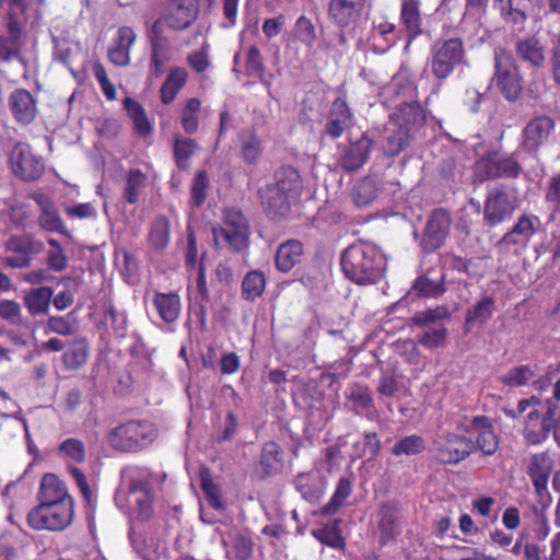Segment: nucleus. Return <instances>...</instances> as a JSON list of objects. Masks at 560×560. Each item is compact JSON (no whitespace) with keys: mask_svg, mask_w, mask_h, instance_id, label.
Instances as JSON below:
<instances>
[{"mask_svg":"<svg viewBox=\"0 0 560 560\" xmlns=\"http://www.w3.org/2000/svg\"><path fill=\"white\" fill-rule=\"evenodd\" d=\"M540 399L536 396L523 398L517 402L516 408H503V413L512 419H518L529 408V412L524 419L522 435L527 445H540L548 440L552 430L560 427V406L548 399L542 412H539L537 406Z\"/></svg>","mask_w":560,"mask_h":560,"instance_id":"1","label":"nucleus"},{"mask_svg":"<svg viewBox=\"0 0 560 560\" xmlns=\"http://www.w3.org/2000/svg\"><path fill=\"white\" fill-rule=\"evenodd\" d=\"M341 270L357 284H371L382 277L385 261L380 249L366 242H355L341 254Z\"/></svg>","mask_w":560,"mask_h":560,"instance_id":"2","label":"nucleus"},{"mask_svg":"<svg viewBox=\"0 0 560 560\" xmlns=\"http://www.w3.org/2000/svg\"><path fill=\"white\" fill-rule=\"evenodd\" d=\"M153 501L150 474L139 467L132 469L128 476L127 489L119 490L115 495V502L120 510L142 521L153 515Z\"/></svg>","mask_w":560,"mask_h":560,"instance_id":"3","label":"nucleus"},{"mask_svg":"<svg viewBox=\"0 0 560 560\" xmlns=\"http://www.w3.org/2000/svg\"><path fill=\"white\" fill-rule=\"evenodd\" d=\"M158 434V428L153 422L132 419L113 428L106 440L114 451L132 454L148 448L156 440Z\"/></svg>","mask_w":560,"mask_h":560,"instance_id":"4","label":"nucleus"},{"mask_svg":"<svg viewBox=\"0 0 560 560\" xmlns=\"http://www.w3.org/2000/svg\"><path fill=\"white\" fill-rule=\"evenodd\" d=\"M465 63L466 49L460 37L440 38L431 46L428 67L439 86Z\"/></svg>","mask_w":560,"mask_h":560,"instance_id":"5","label":"nucleus"},{"mask_svg":"<svg viewBox=\"0 0 560 560\" xmlns=\"http://www.w3.org/2000/svg\"><path fill=\"white\" fill-rule=\"evenodd\" d=\"M520 149L506 152L499 147L487 150L476 161V175L480 182L493 179H517L523 173Z\"/></svg>","mask_w":560,"mask_h":560,"instance_id":"6","label":"nucleus"},{"mask_svg":"<svg viewBox=\"0 0 560 560\" xmlns=\"http://www.w3.org/2000/svg\"><path fill=\"white\" fill-rule=\"evenodd\" d=\"M212 234L215 246L224 242L234 253H242L249 247V221L238 209L224 210L222 224L213 226Z\"/></svg>","mask_w":560,"mask_h":560,"instance_id":"7","label":"nucleus"},{"mask_svg":"<svg viewBox=\"0 0 560 560\" xmlns=\"http://www.w3.org/2000/svg\"><path fill=\"white\" fill-rule=\"evenodd\" d=\"M74 501L37 504L27 514V524L35 530L60 532L71 525Z\"/></svg>","mask_w":560,"mask_h":560,"instance_id":"8","label":"nucleus"},{"mask_svg":"<svg viewBox=\"0 0 560 560\" xmlns=\"http://www.w3.org/2000/svg\"><path fill=\"white\" fill-rule=\"evenodd\" d=\"M200 13L199 0H167L161 15L152 25L180 33L195 24Z\"/></svg>","mask_w":560,"mask_h":560,"instance_id":"9","label":"nucleus"},{"mask_svg":"<svg viewBox=\"0 0 560 560\" xmlns=\"http://www.w3.org/2000/svg\"><path fill=\"white\" fill-rule=\"evenodd\" d=\"M517 207V198L513 196L505 185H498L489 189L483 201V223L488 228H495L509 221Z\"/></svg>","mask_w":560,"mask_h":560,"instance_id":"10","label":"nucleus"},{"mask_svg":"<svg viewBox=\"0 0 560 560\" xmlns=\"http://www.w3.org/2000/svg\"><path fill=\"white\" fill-rule=\"evenodd\" d=\"M431 453L440 464L457 465L474 453L472 440L463 434L446 432L433 440Z\"/></svg>","mask_w":560,"mask_h":560,"instance_id":"11","label":"nucleus"},{"mask_svg":"<svg viewBox=\"0 0 560 560\" xmlns=\"http://www.w3.org/2000/svg\"><path fill=\"white\" fill-rule=\"evenodd\" d=\"M7 267L23 269L31 266L34 256L44 249V243L31 233L13 234L3 244Z\"/></svg>","mask_w":560,"mask_h":560,"instance_id":"12","label":"nucleus"},{"mask_svg":"<svg viewBox=\"0 0 560 560\" xmlns=\"http://www.w3.org/2000/svg\"><path fill=\"white\" fill-rule=\"evenodd\" d=\"M497 88L509 102L516 101L523 92V78L514 58L505 50L495 52Z\"/></svg>","mask_w":560,"mask_h":560,"instance_id":"13","label":"nucleus"},{"mask_svg":"<svg viewBox=\"0 0 560 560\" xmlns=\"http://www.w3.org/2000/svg\"><path fill=\"white\" fill-rule=\"evenodd\" d=\"M553 469V460L548 451L532 454L526 467V474L529 477L537 503L542 510L550 506L552 502L548 490V482Z\"/></svg>","mask_w":560,"mask_h":560,"instance_id":"14","label":"nucleus"},{"mask_svg":"<svg viewBox=\"0 0 560 560\" xmlns=\"http://www.w3.org/2000/svg\"><path fill=\"white\" fill-rule=\"evenodd\" d=\"M555 127V120L550 116H535L522 129L518 149L527 154L537 155L553 133Z\"/></svg>","mask_w":560,"mask_h":560,"instance_id":"15","label":"nucleus"},{"mask_svg":"<svg viewBox=\"0 0 560 560\" xmlns=\"http://www.w3.org/2000/svg\"><path fill=\"white\" fill-rule=\"evenodd\" d=\"M150 44L149 71L152 78H160L173 58L172 40L166 31L151 24L147 32Z\"/></svg>","mask_w":560,"mask_h":560,"instance_id":"16","label":"nucleus"},{"mask_svg":"<svg viewBox=\"0 0 560 560\" xmlns=\"http://www.w3.org/2000/svg\"><path fill=\"white\" fill-rule=\"evenodd\" d=\"M540 225V219L535 214L523 213L513 226L499 240L498 246L513 249L515 253L525 250Z\"/></svg>","mask_w":560,"mask_h":560,"instance_id":"17","label":"nucleus"},{"mask_svg":"<svg viewBox=\"0 0 560 560\" xmlns=\"http://www.w3.org/2000/svg\"><path fill=\"white\" fill-rule=\"evenodd\" d=\"M451 223L447 210L438 208L431 212L420 241V247L425 254L434 253L444 245L450 234Z\"/></svg>","mask_w":560,"mask_h":560,"instance_id":"18","label":"nucleus"},{"mask_svg":"<svg viewBox=\"0 0 560 560\" xmlns=\"http://www.w3.org/2000/svg\"><path fill=\"white\" fill-rule=\"evenodd\" d=\"M369 7V0H329L327 16L334 26L346 30L359 24Z\"/></svg>","mask_w":560,"mask_h":560,"instance_id":"19","label":"nucleus"},{"mask_svg":"<svg viewBox=\"0 0 560 560\" xmlns=\"http://www.w3.org/2000/svg\"><path fill=\"white\" fill-rule=\"evenodd\" d=\"M10 162L14 175L24 182L39 179L45 171L43 160L36 156L26 143L19 142L14 145Z\"/></svg>","mask_w":560,"mask_h":560,"instance_id":"20","label":"nucleus"},{"mask_svg":"<svg viewBox=\"0 0 560 560\" xmlns=\"http://www.w3.org/2000/svg\"><path fill=\"white\" fill-rule=\"evenodd\" d=\"M283 466L284 453L282 447L275 441H267L262 444L259 458L254 465V478L258 481H265L280 474Z\"/></svg>","mask_w":560,"mask_h":560,"instance_id":"21","label":"nucleus"},{"mask_svg":"<svg viewBox=\"0 0 560 560\" xmlns=\"http://www.w3.org/2000/svg\"><path fill=\"white\" fill-rule=\"evenodd\" d=\"M466 432L477 434L476 441H472L474 453L479 450L485 456H492L498 451L499 438L489 417L475 416Z\"/></svg>","mask_w":560,"mask_h":560,"instance_id":"22","label":"nucleus"},{"mask_svg":"<svg viewBox=\"0 0 560 560\" xmlns=\"http://www.w3.org/2000/svg\"><path fill=\"white\" fill-rule=\"evenodd\" d=\"M354 116L347 101L337 97L328 110L325 133L332 140L339 139L353 125Z\"/></svg>","mask_w":560,"mask_h":560,"instance_id":"23","label":"nucleus"},{"mask_svg":"<svg viewBox=\"0 0 560 560\" xmlns=\"http://www.w3.org/2000/svg\"><path fill=\"white\" fill-rule=\"evenodd\" d=\"M373 140L363 133L357 141L351 142L339 158V164L346 172L361 168L370 159Z\"/></svg>","mask_w":560,"mask_h":560,"instance_id":"24","label":"nucleus"},{"mask_svg":"<svg viewBox=\"0 0 560 560\" xmlns=\"http://www.w3.org/2000/svg\"><path fill=\"white\" fill-rule=\"evenodd\" d=\"M9 108L21 125L32 124L37 116L36 100L26 89H16L10 94Z\"/></svg>","mask_w":560,"mask_h":560,"instance_id":"25","label":"nucleus"},{"mask_svg":"<svg viewBox=\"0 0 560 560\" xmlns=\"http://www.w3.org/2000/svg\"><path fill=\"white\" fill-rule=\"evenodd\" d=\"M137 39V34L130 26H120L112 46L108 48V59L118 67H126L130 63V51Z\"/></svg>","mask_w":560,"mask_h":560,"instance_id":"26","label":"nucleus"},{"mask_svg":"<svg viewBox=\"0 0 560 560\" xmlns=\"http://www.w3.org/2000/svg\"><path fill=\"white\" fill-rule=\"evenodd\" d=\"M260 205L268 217L279 219L291 210V198L270 184L259 188Z\"/></svg>","mask_w":560,"mask_h":560,"instance_id":"27","label":"nucleus"},{"mask_svg":"<svg viewBox=\"0 0 560 560\" xmlns=\"http://www.w3.org/2000/svg\"><path fill=\"white\" fill-rule=\"evenodd\" d=\"M37 500L38 504L74 501L69 493L67 485L57 475L51 472H47L42 477Z\"/></svg>","mask_w":560,"mask_h":560,"instance_id":"28","label":"nucleus"},{"mask_svg":"<svg viewBox=\"0 0 560 560\" xmlns=\"http://www.w3.org/2000/svg\"><path fill=\"white\" fill-rule=\"evenodd\" d=\"M380 544L386 545L396 539L400 534L398 524V508L395 502L387 501L382 503L378 511Z\"/></svg>","mask_w":560,"mask_h":560,"instance_id":"29","label":"nucleus"},{"mask_svg":"<svg viewBox=\"0 0 560 560\" xmlns=\"http://www.w3.org/2000/svg\"><path fill=\"white\" fill-rule=\"evenodd\" d=\"M304 256V244L295 238L281 243L275 256V267L280 272L287 273L301 262Z\"/></svg>","mask_w":560,"mask_h":560,"instance_id":"30","label":"nucleus"},{"mask_svg":"<svg viewBox=\"0 0 560 560\" xmlns=\"http://www.w3.org/2000/svg\"><path fill=\"white\" fill-rule=\"evenodd\" d=\"M411 135L408 127L394 125L384 129L381 149L384 155L394 158L409 145Z\"/></svg>","mask_w":560,"mask_h":560,"instance_id":"31","label":"nucleus"},{"mask_svg":"<svg viewBox=\"0 0 560 560\" xmlns=\"http://www.w3.org/2000/svg\"><path fill=\"white\" fill-rule=\"evenodd\" d=\"M152 304L161 320L165 324L175 323L182 312L180 296L176 292L156 291L152 298Z\"/></svg>","mask_w":560,"mask_h":560,"instance_id":"32","label":"nucleus"},{"mask_svg":"<svg viewBox=\"0 0 560 560\" xmlns=\"http://www.w3.org/2000/svg\"><path fill=\"white\" fill-rule=\"evenodd\" d=\"M36 201L40 209L38 217V224L40 229L47 232H57L68 236L69 231L51 200L48 197L40 195Z\"/></svg>","mask_w":560,"mask_h":560,"instance_id":"33","label":"nucleus"},{"mask_svg":"<svg viewBox=\"0 0 560 560\" xmlns=\"http://www.w3.org/2000/svg\"><path fill=\"white\" fill-rule=\"evenodd\" d=\"M419 7V0H402L400 21L404 24L408 36L405 50H408L412 40H415L422 33V21Z\"/></svg>","mask_w":560,"mask_h":560,"instance_id":"34","label":"nucleus"},{"mask_svg":"<svg viewBox=\"0 0 560 560\" xmlns=\"http://www.w3.org/2000/svg\"><path fill=\"white\" fill-rule=\"evenodd\" d=\"M122 106L132 122L133 132L143 139L150 137L153 132V125L144 107L138 101L129 96L124 98Z\"/></svg>","mask_w":560,"mask_h":560,"instance_id":"35","label":"nucleus"},{"mask_svg":"<svg viewBox=\"0 0 560 560\" xmlns=\"http://www.w3.org/2000/svg\"><path fill=\"white\" fill-rule=\"evenodd\" d=\"M90 354V346L86 338H74L67 346L61 355L65 370L75 371L86 364Z\"/></svg>","mask_w":560,"mask_h":560,"instance_id":"36","label":"nucleus"},{"mask_svg":"<svg viewBox=\"0 0 560 560\" xmlns=\"http://www.w3.org/2000/svg\"><path fill=\"white\" fill-rule=\"evenodd\" d=\"M275 183L270 184L277 187L279 191L285 194L291 199L300 197L302 190V178L300 173L290 165L281 166L275 172Z\"/></svg>","mask_w":560,"mask_h":560,"instance_id":"37","label":"nucleus"},{"mask_svg":"<svg viewBox=\"0 0 560 560\" xmlns=\"http://www.w3.org/2000/svg\"><path fill=\"white\" fill-rule=\"evenodd\" d=\"M52 296L54 289L43 285L27 291L23 302L30 315L42 316L48 313Z\"/></svg>","mask_w":560,"mask_h":560,"instance_id":"38","label":"nucleus"},{"mask_svg":"<svg viewBox=\"0 0 560 560\" xmlns=\"http://www.w3.org/2000/svg\"><path fill=\"white\" fill-rule=\"evenodd\" d=\"M148 185V175L140 168H130L125 173L122 199L128 205H137Z\"/></svg>","mask_w":560,"mask_h":560,"instance_id":"39","label":"nucleus"},{"mask_svg":"<svg viewBox=\"0 0 560 560\" xmlns=\"http://www.w3.org/2000/svg\"><path fill=\"white\" fill-rule=\"evenodd\" d=\"M188 71L183 67H173L170 69L165 81L160 89V98L162 104H171L186 85L188 81Z\"/></svg>","mask_w":560,"mask_h":560,"instance_id":"40","label":"nucleus"},{"mask_svg":"<svg viewBox=\"0 0 560 560\" xmlns=\"http://www.w3.org/2000/svg\"><path fill=\"white\" fill-rule=\"evenodd\" d=\"M240 153L243 162L247 165H254L260 159L264 147L261 139L253 129L243 130L238 135Z\"/></svg>","mask_w":560,"mask_h":560,"instance_id":"41","label":"nucleus"},{"mask_svg":"<svg viewBox=\"0 0 560 560\" xmlns=\"http://www.w3.org/2000/svg\"><path fill=\"white\" fill-rule=\"evenodd\" d=\"M495 312V298L486 294L469 307L465 315V325L474 326L488 323Z\"/></svg>","mask_w":560,"mask_h":560,"instance_id":"42","label":"nucleus"},{"mask_svg":"<svg viewBox=\"0 0 560 560\" xmlns=\"http://www.w3.org/2000/svg\"><path fill=\"white\" fill-rule=\"evenodd\" d=\"M199 149L197 141L190 137H184L179 133L173 138V159L175 165L180 171L189 168V160Z\"/></svg>","mask_w":560,"mask_h":560,"instance_id":"43","label":"nucleus"},{"mask_svg":"<svg viewBox=\"0 0 560 560\" xmlns=\"http://www.w3.org/2000/svg\"><path fill=\"white\" fill-rule=\"evenodd\" d=\"M341 520H334L322 527L312 530V535L323 545L332 549L345 551L346 539L342 536Z\"/></svg>","mask_w":560,"mask_h":560,"instance_id":"44","label":"nucleus"},{"mask_svg":"<svg viewBox=\"0 0 560 560\" xmlns=\"http://www.w3.org/2000/svg\"><path fill=\"white\" fill-rule=\"evenodd\" d=\"M517 56L534 67H540L545 62L544 47L538 38L529 36L516 42Z\"/></svg>","mask_w":560,"mask_h":560,"instance_id":"45","label":"nucleus"},{"mask_svg":"<svg viewBox=\"0 0 560 560\" xmlns=\"http://www.w3.org/2000/svg\"><path fill=\"white\" fill-rule=\"evenodd\" d=\"M353 480L354 477L352 475L341 476L339 478L330 500L322 508V513L324 515L336 514L339 511V509L346 503V501L352 493Z\"/></svg>","mask_w":560,"mask_h":560,"instance_id":"46","label":"nucleus"},{"mask_svg":"<svg viewBox=\"0 0 560 560\" xmlns=\"http://www.w3.org/2000/svg\"><path fill=\"white\" fill-rule=\"evenodd\" d=\"M201 106V100L198 97H190L185 101L179 114V122L185 133L195 135L199 130Z\"/></svg>","mask_w":560,"mask_h":560,"instance_id":"47","label":"nucleus"},{"mask_svg":"<svg viewBox=\"0 0 560 560\" xmlns=\"http://www.w3.org/2000/svg\"><path fill=\"white\" fill-rule=\"evenodd\" d=\"M171 223L165 215H158L151 223L148 241L155 250H163L170 244Z\"/></svg>","mask_w":560,"mask_h":560,"instance_id":"48","label":"nucleus"},{"mask_svg":"<svg viewBox=\"0 0 560 560\" xmlns=\"http://www.w3.org/2000/svg\"><path fill=\"white\" fill-rule=\"evenodd\" d=\"M397 118L399 124L397 126H406L409 128V133L412 128H419L425 124L427 117L424 110L419 102H410L401 104L397 109Z\"/></svg>","mask_w":560,"mask_h":560,"instance_id":"49","label":"nucleus"},{"mask_svg":"<svg viewBox=\"0 0 560 560\" xmlns=\"http://www.w3.org/2000/svg\"><path fill=\"white\" fill-rule=\"evenodd\" d=\"M266 290V276L261 270L248 271L241 285L242 298L254 302L260 298Z\"/></svg>","mask_w":560,"mask_h":560,"instance_id":"50","label":"nucleus"},{"mask_svg":"<svg viewBox=\"0 0 560 560\" xmlns=\"http://www.w3.org/2000/svg\"><path fill=\"white\" fill-rule=\"evenodd\" d=\"M223 545L226 548V555L235 560H248L253 555L254 544L245 535L230 534L226 539H223Z\"/></svg>","mask_w":560,"mask_h":560,"instance_id":"51","label":"nucleus"},{"mask_svg":"<svg viewBox=\"0 0 560 560\" xmlns=\"http://www.w3.org/2000/svg\"><path fill=\"white\" fill-rule=\"evenodd\" d=\"M346 397L357 413L369 412L374 408L372 393L366 385L360 383L349 385Z\"/></svg>","mask_w":560,"mask_h":560,"instance_id":"52","label":"nucleus"},{"mask_svg":"<svg viewBox=\"0 0 560 560\" xmlns=\"http://www.w3.org/2000/svg\"><path fill=\"white\" fill-rule=\"evenodd\" d=\"M411 291L418 298H438L445 292L444 277L432 280L427 275H421L413 281Z\"/></svg>","mask_w":560,"mask_h":560,"instance_id":"53","label":"nucleus"},{"mask_svg":"<svg viewBox=\"0 0 560 560\" xmlns=\"http://www.w3.org/2000/svg\"><path fill=\"white\" fill-rule=\"evenodd\" d=\"M425 450V441L421 435L410 434L398 440L393 448L392 454L394 456H416L423 453Z\"/></svg>","mask_w":560,"mask_h":560,"instance_id":"54","label":"nucleus"},{"mask_svg":"<svg viewBox=\"0 0 560 560\" xmlns=\"http://www.w3.org/2000/svg\"><path fill=\"white\" fill-rule=\"evenodd\" d=\"M353 451L358 458L369 456V459H375L381 452V441L377 433L365 431L362 434V441L353 444Z\"/></svg>","mask_w":560,"mask_h":560,"instance_id":"55","label":"nucleus"},{"mask_svg":"<svg viewBox=\"0 0 560 560\" xmlns=\"http://www.w3.org/2000/svg\"><path fill=\"white\" fill-rule=\"evenodd\" d=\"M58 454L62 458L75 464H82L86 459V448L84 443L74 438H69L62 441L58 446Z\"/></svg>","mask_w":560,"mask_h":560,"instance_id":"56","label":"nucleus"},{"mask_svg":"<svg viewBox=\"0 0 560 560\" xmlns=\"http://www.w3.org/2000/svg\"><path fill=\"white\" fill-rule=\"evenodd\" d=\"M49 249L47 252L46 264L49 270L62 272L68 267V256L61 244L52 237L47 240Z\"/></svg>","mask_w":560,"mask_h":560,"instance_id":"57","label":"nucleus"},{"mask_svg":"<svg viewBox=\"0 0 560 560\" xmlns=\"http://www.w3.org/2000/svg\"><path fill=\"white\" fill-rule=\"evenodd\" d=\"M209 185L210 180L207 171H198L190 184V200L194 207L200 208L205 203Z\"/></svg>","mask_w":560,"mask_h":560,"instance_id":"58","label":"nucleus"},{"mask_svg":"<svg viewBox=\"0 0 560 560\" xmlns=\"http://www.w3.org/2000/svg\"><path fill=\"white\" fill-rule=\"evenodd\" d=\"M544 201L553 214L560 213V171L547 179L544 188Z\"/></svg>","mask_w":560,"mask_h":560,"instance_id":"59","label":"nucleus"},{"mask_svg":"<svg viewBox=\"0 0 560 560\" xmlns=\"http://www.w3.org/2000/svg\"><path fill=\"white\" fill-rule=\"evenodd\" d=\"M70 316V314L66 316H49L44 324V332L46 335L57 334L60 336L73 335L77 331V327Z\"/></svg>","mask_w":560,"mask_h":560,"instance_id":"60","label":"nucleus"},{"mask_svg":"<svg viewBox=\"0 0 560 560\" xmlns=\"http://www.w3.org/2000/svg\"><path fill=\"white\" fill-rule=\"evenodd\" d=\"M377 197V189L373 180L365 178L352 189V200L358 207H365Z\"/></svg>","mask_w":560,"mask_h":560,"instance_id":"61","label":"nucleus"},{"mask_svg":"<svg viewBox=\"0 0 560 560\" xmlns=\"http://www.w3.org/2000/svg\"><path fill=\"white\" fill-rule=\"evenodd\" d=\"M450 316L451 314L447 307L436 306L434 308H428L425 311L417 312L411 317V322L417 327H427L440 320L448 319Z\"/></svg>","mask_w":560,"mask_h":560,"instance_id":"62","label":"nucleus"},{"mask_svg":"<svg viewBox=\"0 0 560 560\" xmlns=\"http://www.w3.org/2000/svg\"><path fill=\"white\" fill-rule=\"evenodd\" d=\"M534 376L533 371L527 365L515 366L502 376L501 381L510 387H520L526 385Z\"/></svg>","mask_w":560,"mask_h":560,"instance_id":"63","label":"nucleus"},{"mask_svg":"<svg viewBox=\"0 0 560 560\" xmlns=\"http://www.w3.org/2000/svg\"><path fill=\"white\" fill-rule=\"evenodd\" d=\"M0 318L13 326L23 324L21 305L13 300H0Z\"/></svg>","mask_w":560,"mask_h":560,"instance_id":"64","label":"nucleus"}]
</instances>
